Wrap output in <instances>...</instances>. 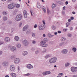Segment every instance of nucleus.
I'll list each match as a JSON object with an SVG mask.
<instances>
[{
    "label": "nucleus",
    "instance_id": "4be33fe9",
    "mask_svg": "<svg viewBox=\"0 0 77 77\" xmlns=\"http://www.w3.org/2000/svg\"><path fill=\"white\" fill-rule=\"evenodd\" d=\"M14 39L15 41H19V40H20V37L18 36H15L14 37Z\"/></svg>",
    "mask_w": 77,
    "mask_h": 77
},
{
    "label": "nucleus",
    "instance_id": "a211bd4d",
    "mask_svg": "<svg viewBox=\"0 0 77 77\" xmlns=\"http://www.w3.org/2000/svg\"><path fill=\"white\" fill-rule=\"evenodd\" d=\"M5 42H9L10 41V38L9 37H6L5 39Z\"/></svg>",
    "mask_w": 77,
    "mask_h": 77
},
{
    "label": "nucleus",
    "instance_id": "4468645a",
    "mask_svg": "<svg viewBox=\"0 0 77 77\" xmlns=\"http://www.w3.org/2000/svg\"><path fill=\"white\" fill-rule=\"evenodd\" d=\"M14 62L15 63H19V62H20V59H19L18 58L15 59Z\"/></svg>",
    "mask_w": 77,
    "mask_h": 77
},
{
    "label": "nucleus",
    "instance_id": "a878e982",
    "mask_svg": "<svg viewBox=\"0 0 77 77\" xmlns=\"http://www.w3.org/2000/svg\"><path fill=\"white\" fill-rule=\"evenodd\" d=\"M48 36L49 38H51V37H53V36H54V35H51L50 33H48Z\"/></svg>",
    "mask_w": 77,
    "mask_h": 77
},
{
    "label": "nucleus",
    "instance_id": "e2e57ef3",
    "mask_svg": "<svg viewBox=\"0 0 77 77\" xmlns=\"http://www.w3.org/2000/svg\"><path fill=\"white\" fill-rule=\"evenodd\" d=\"M43 37H45V34H44L43 35Z\"/></svg>",
    "mask_w": 77,
    "mask_h": 77
},
{
    "label": "nucleus",
    "instance_id": "9d476101",
    "mask_svg": "<svg viewBox=\"0 0 77 77\" xmlns=\"http://www.w3.org/2000/svg\"><path fill=\"white\" fill-rule=\"evenodd\" d=\"M33 67V65L30 64H28L26 66V68L28 69H32Z\"/></svg>",
    "mask_w": 77,
    "mask_h": 77
},
{
    "label": "nucleus",
    "instance_id": "393cba45",
    "mask_svg": "<svg viewBox=\"0 0 77 77\" xmlns=\"http://www.w3.org/2000/svg\"><path fill=\"white\" fill-rule=\"evenodd\" d=\"M66 44V42L65 43V42H63L60 43L59 44L60 46H62V45H64V44Z\"/></svg>",
    "mask_w": 77,
    "mask_h": 77
},
{
    "label": "nucleus",
    "instance_id": "4d7b16f0",
    "mask_svg": "<svg viewBox=\"0 0 77 77\" xmlns=\"http://www.w3.org/2000/svg\"><path fill=\"white\" fill-rule=\"evenodd\" d=\"M57 32H55L54 33V34L55 35H57Z\"/></svg>",
    "mask_w": 77,
    "mask_h": 77
},
{
    "label": "nucleus",
    "instance_id": "39448f33",
    "mask_svg": "<svg viewBox=\"0 0 77 77\" xmlns=\"http://www.w3.org/2000/svg\"><path fill=\"white\" fill-rule=\"evenodd\" d=\"M71 71L72 72H76L77 71V67H74L73 66L71 68Z\"/></svg>",
    "mask_w": 77,
    "mask_h": 77
},
{
    "label": "nucleus",
    "instance_id": "8fccbe9b",
    "mask_svg": "<svg viewBox=\"0 0 77 77\" xmlns=\"http://www.w3.org/2000/svg\"><path fill=\"white\" fill-rule=\"evenodd\" d=\"M70 19L71 20H74V17H70Z\"/></svg>",
    "mask_w": 77,
    "mask_h": 77
},
{
    "label": "nucleus",
    "instance_id": "f03ea898",
    "mask_svg": "<svg viewBox=\"0 0 77 77\" xmlns=\"http://www.w3.org/2000/svg\"><path fill=\"white\" fill-rule=\"evenodd\" d=\"M23 45H24L25 47H27V46H28L29 45V41L26 39L23 41Z\"/></svg>",
    "mask_w": 77,
    "mask_h": 77
},
{
    "label": "nucleus",
    "instance_id": "0eeeda50",
    "mask_svg": "<svg viewBox=\"0 0 77 77\" xmlns=\"http://www.w3.org/2000/svg\"><path fill=\"white\" fill-rule=\"evenodd\" d=\"M14 4L13 3L11 4L8 6V8L9 9H14Z\"/></svg>",
    "mask_w": 77,
    "mask_h": 77
},
{
    "label": "nucleus",
    "instance_id": "c756f323",
    "mask_svg": "<svg viewBox=\"0 0 77 77\" xmlns=\"http://www.w3.org/2000/svg\"><path fill=\"white\" fill-rule=\"evenodd\" d=\"M72 50L74 51V52H75L76 51H77V49L75 48H73L72 49Z\"/></svg>",
    "mask_w": 77,
    "mask_h": 77
},
{
    "label": "nucleus",
    "instance_id": "6e6d98bb",
    "mask_svg": "<svg viewBox=\"0 0 77 77\" xmlns=\"http://www.w3.org/2000/svg\"><path fill=\"white\" fill-rule=\"evenodd\" d=\"M2 51H0V55H2Z\"/></svg>",
    "mask_w": 77,
    "mask_h": 77
},
{
    "label": "nucleus",
    "instance_id": "20e7f679",
    "mask_svg": "<svg viewBox=\"0 0 77 77\" xmlns=\"http://www.w3.org/2000/svg\"><path fill=\"white\" fill-rule=\"evenodd\" d=\"M46 42L44 41H42L41 42L40 45L42 47H46L48 46V45L46 44Z\"/></svg>",
    "mask_w": 77,
    "mask_h": 77
},
{
    "label": "nucleus",
    "instance_id": "de8ad7c7",
    "mask_svg": "<svg viewBox=\"0 0 77 77\" xmlns=\"http://www.w3.org/2000/svg\"><path fill=\"white\" fill-rule=\"evenodd\" d=\"M67 30H68V29H63V32H66L67 31Z\"/></svg>",
    "mask_w": 77,
    "mask_h": 77
},
{
    "label": "nucleus",
    "instance_id": "09e8293b",
    "mask_svg": "<svg viewBox=\"0 0 77 77\" xmlns=\"http://www.w3.org/2000/svg\"><path fill=\"white\" fill-rule=\"evenodd\" d=\"M73 30V28L72 27H71L70 29V30Z\"/></svg>",
    "mask_w": 77,
    "mask_h": 77
},
{
    "label": "nucleus",
    "instance_id": "9b49d317",
    "mask_svg": "<svg viewBox=\"0 0 77 77\" xmlns=\"http://www.w3.org/2000/svg\"><path fill=\"white\" fill-rule=\"evenodd\" d=\"M61 53L63 54H65L68 53V50L66 49H64L62 50Z\"/></svg>",
    "mask_w": 77,
    "mask_h": 77
},
{
    "label": "nucleus",
    "instance_id": "f257e3e1",
    "mask_svg": "<svg viewBox=\"0 0 77 77\" xmlns=\"http://www.w3.org/2000/svg\"><path fill=\"white\" fill-rule=\"evenodd\" d=\"M21 19H22V15H21V14H18L16 18V21H20Z\"/></svg>",
    "mask_w": 77,
    "mask_h": 77
},
{
    "label": "nucleus",
    "instance_id": "2f4dec72",
    "mask_svg": "<svg viewBox=\"0 0 77 77\" xmlns=\"http://www.w3.org/2000/svg\"><path fill=\"white\" fill-rule=\"evenodd\" d=\"M61 41H65L66 40V38L65 37H62L61 38Z\"/></svg>",
    "mask_w": 77,
    "mask_h": 77
},
{
    "label": "nucleus",
    "instance_id": "a18cd8bd",
    "mask_svg": "<svg viewBox=\"0 0 77 77\" xmlns=\"http://www.w3.org/2000/svg\"><path fill=\"white\" fill-rule=\"evenodd\" d=\"M22 25V23L21 22L19 24V27H20Z\"/></svg>",
    "mask_w": 77,
    "mask_h": 77
},
{
    "label": "nucleus",
    "instance_id": "7ed1b4c3",
    "mask_svg": "<svg viewBox=\"0 0 77 77\" xmlns=\"http://www.w3.org/2000/svg\"><path fill=\"white\" fill-rule=\"evenodd\" d=\"M57 58L53 57L50 59L49 60L50 63H55L56 62Z\"/></svg>",
    "mask_w": 77,
    "mask_h": 77
},
{
    "label": "nucleus",
    "instance_id": "7c9ffc66",
    "mask_svg": "<svg viewBox=\"0 0 77 77\" xmlns=\"http://www.w3.org/2000/svg\"><path fill=\"white\" fill-rule=\"evenodd\" d=\"M15 58V55H12L11 57V58L12 59H14Z\"/></svg>",
    "mask_w": 77,
    "mask_h": 77
},
{
    "label": "nucleus",
    "instance_id": "79ce46f5",
    "mask_svg": "<svg viewBox=\"0 0 77 77\" xmlns=\"http://www.w3.org/2000/svg\"><path fill=\"white\" fill-rule=\"evenodd\" d=\"M59 5H63V3L61 1H60L59 2Z\"/></svg>",
    "mask_w": 77,
    "mask_h": 77
},
{
    "label": "nucleus",
    "instance_id": "680f3d73",
    "mask_svg": "<svg viewBox=\"0 0 77 77\" xmlns=\"http://www.w3.org/2000/svg\"><path fill=\"white\" fill-rule=\"evenodd\" d=\"M16 14V12H13V15H15Z\"/></svg>",
    "mask_w": 77,
    "mask_h": 77
},
{
    "label": "nucleus",
    "instance_id": "f3484780",
    "mask_svg": "<svg viewBox=\"0 0 77 77\" xmlns=\"http://www.w3.org/2000/svg\"><path fill=\"white\" fill-rule=\"evenodd\" d=\"M27 54H28V52H27V51H24L23 52L22 55L23 56H26Z\"/></svg>",
    "mask_w": 77,
    "mask_h": 77
},
{
    "label": "nucleus",
    "instance_id": "c03bdc74",
    "mask_svg": "<svg viewBox=\"0 0 77 77\" xmlns=\"http://www.w3.org/2000/svg\"><path fill=\"white\" fill-rule=\"evenodd\" d=\"M47 51V50L45 49H44V50L43 51V53H45V52H46V51Z\"/></svg>",
    "mask_w": 77,
    "mask_h": 77
},
{
    "label": "nucleus",
    "instance_id": "e433bc0d",
    "mask_svg": "<svg viewBox=\"0 0 77 77\" xmlns=\"http://www.w3.org/2000/svg\"><path fill=\"white\" fill-rule=\"evenodd\" d=\"M52 28L53 30H55L56 29V27L54 26L53 25L52 26Z\"/></svg>",
    "mask_w": 77,
    "mask_h": 77
},
{
    "label": "nucleus",
    "instance_id": "3c124183",
    "mask_svg": "<svg viewBox=\"0 0 77 77\" xmlns=\"http://www.w3.org/2000/svg\"><path fill=\"white\" fill-rule=\"evenodd\" d=\"M32 44H35V43H36V42H35V41L33 40V41L32 42Z\"/></svg>",
    "mask_w": 77,
    "mask_h": 77
},
{
    "label": "nucleus",
    "instance_id": "ea45409f",
    "mask_svg": "<svg viewBox=\"0 0 77 77\" xmlns=\"http://www.w3.org/2000/svg\"><path fill=\"white\" fill-rule=\"evenodd\" d=\"M44 41L45 42H47V38H45L44 39Z\"/></svg>",
    "mask_w": 77,
    "mask_h": 77
},
{
    "label": "nucleus",
    "instance_id": "338daca9",
    "mask_svg": "<svg viewBox=\"0 0 77 77\" xmlns=\"http://www.w3.org/2000/svg\"><path fill=\"white\" fill-rule=\"evenodd\" d=\"M73 77H77V75H74L73 76Z\"/></svg>",
    "mask_w": 77,
    "mask_h": 77
},
{
    "label": "nucleus",
    "instance_id": "b1692460",
    "mask_svg": "<svg viewBox=\"0 0 77 77\" xmlns=\"http://www.w3.org/2000/svg\"><path fill=\"white\" fill-rule=\"evenodd\" d=\"M21 44H20L18 43L17 45V48H21Z\"/></svg>",
    "mask_w": 77,
    "mask_h": 77
},
{
    "label": "nucleus",
    "instance_id": "72a5a7b5",
    "mask_svg": "<svg viewBox=\"0 0 77 77\" xmlns=\"http://www.w3.org/2000/svg\"><path fill=\"white\" fill-rule=\"evenodd\" d=\"M50 56H51L50 55H47L45 56V58H46V59H47V58H48V57H50Z\"/></svg>",
    "mask_w": 77,
    "mask_h": 77
},
{
    "label": "nucleus",
    "instance_id": "412c9836",
    "mask_svg": "<svg viewBox=\"0 0 77 77\" xmlns=\"http://www.w3.org/2000/svg\"><path fill=\"white\" fill-rule=\"evenodd\" d=\"M2 19L3 21H6L8 20V17L5 16H3L2 17Z\"/></svg>",
    "mask_w": 77,
    "mask_h": 77
},
{
    "label": "nucleus",
    "instance_id": "49530a36",
    "mask_svg": "<svg viewBox=\"0 0 77 77\" xmlns=\"http://www.w3.org/2000/svg\"><path fill=\"white\" fill-rule=\"evenodd\" d=\"M35 54H38V53H39V51H35Z\"/></svg>",
    "mask_w": 77,
    "mask_h": 77
},
{
    "label": "nucleus",
    "instance_id": "1a4fd4ad",
    "mask_svg": "<svg viewBox=\"0 0 77 77\" xmlns=\"http://www.w3.org/2000/svg\"><path fill=\"white\" fill-rule=\"evenodd\" d=\"M10 50L12 51H16L17 48L15 47L12 46L10 47Z\"/></svg>",
    "mask_w": 77,
    "mask_h": 77
},
{
    "label": "nucleus",
    "instance_id": "423d86ee",
    "mask_svg": "<svg viewBox=\"0 0 77 77\" xmlns=\"http://www.w3.org/2000/svg\"><path fill=\"white\" fill-rule=\"evenodd\" d=\"M45 26L44 24H42L41 25H39L38 26L39 29L40 30H44L45 28Z\"/></svg>",
    "mask_w": 77,
    "mask_h": 77
},
{
    "label": "nucleus",
    "instance_id": "473e14b6",
    "mask_svg": "<svg viewBox=\"0 0 77 77\" xmlns=\"http://www.w3.org/2000/svg\"><path fill=\"white\" fill-rule=\"evenodd\" d=\"M31 34L32 37H35V33L33 32H32Z\"/></svg>",
    "mask_w": 77,
    "mask_h": 77
},
{
    "label": "nucleus",
    "instance_id": "58836bf2",
    "mask_svg": "<svg viewBox=\"0 0 77 77\" xmlns=\"http://www.w3.org/2000/svg\"><path fill=\"white\" fill-rule=\"evenodd\" d=\"M66 27H68V26L69 25V23H66Z\"/></svg>",
    "mask_w": 77,
    "mask_h": 77
},
{
    "label": "nucleus",
    "instance_id": "cd10ccee",
    "mask_svg": "<svg viewBox=\"0 0 77 77\" xmlns=\"http://www.w3.org/2000/svg\"><path fill=\"white\" fill-rule=\"evenodd\" d=\"M2 14L4 15H6L8 14V12L7 11H4L3 12Z\"/></svg>",
    "mask_w": 77,
    "mask_h": 77
},
{
    "label": "nucleus",
    "instance_id": "37998d69",
    "mask_svg": "<svg viewBox=\"0 0 77 77\" xmlns=\"http://www.w3.org/2000/svg\"><path fill=\"white\" fill-rule=\"evenodd\" d=\"M59 75H63V73H60L59 74Z\"/></svg>",
    "mask_w": 77,
    "mask_h": 77
},
{
    "label": "nucleus",
    "instance_id": "c9c22d12",
    "mask_svg": "<svg viewBox=\"0 0 77 77\" xmlns=\"http://www.w3.org/2000/svg\"><path fill=\"white\" fill-rule=\"evenodd\" d=\"M67 36L68 37H71L72 36V35L70 33H68L67 34Z\"/></svg>",
    "mask_w": 77,
    "mask_h": 77
},
{
    "label": "nucleus",
    "instance_id": "dca6fc26",
    "mask_svg": "<svg viewBox=\"0 0 77 77\" xmlns=\"http://www.w3.org/2000/svg\"><path fill=\"white\" fill-rule=\"evenodd\" d=\"M14 7H16V8H20V5L18 4H14Z\"/></svg>",
    "mask_w": 77,
    "mask_h": 77
},
{
    "label": "nucleus",
    "instance_id": "bb28decb",
    "mask_svg": "<svg viewBox=\"0 0 77 77\" xmlns=\"http://www.w3.org/2000/svg\"><path fill=\"white\" fill-rule=\"evenodd\" d=\"M47 12L48 15H49V14H51V12H50V11L49 9H48V8L47 9Z\"/></svg>",
    "mask_w": 77,
    "mask_h": 77
},
{
    "label": "nucleus",
    "instance_id": "4c0bfd02",
    "mask_svg": "<svg viewBox=\"0 0 77 77\" xmlns=\"http://www.w3.org/2000/svg\"><path fill=\"white\" fill-rule=\"evenodd\" d=\"M30 75V73H27L26 74H25L24 75L25 76H29V75Z\"/></svg>",
    "mask_w": 77,
    "mask_h": 77
},
{
    "label": "nucleus",
    "instance_id": "603ef678",
    "mask_svg": "<svg viewBox=\"0 0 77 77\" xmlns=\"http://www.w3.org/2000/svg\"><path fill=\"white\" fill-rule=\"evenodd\" d=\"M34 28H36V27H37V25L35 24V25H34Z\"/></svg>",
    "mask_w": 77,
    "mask_h": 77
},
{
    "label": "nucleus",
    "instance_id": "0e129e2a",
    "mask_svg": "<svg viewBox=\"0 0 77 77\" xmlns=\"http://www.w3.org/2000/svg\"><path fill=\"white\" fill-rule=\"evenodd\" d=\"M32 50V51H33L34 50H35V48H32V49H31Z\"/></svg>",
    "mask_w": 77,
    "mask_h": 77
},
{
    "label": "nucleus",
    "instance_id": "f704fd0d",
    "mask_svg": "<svg viewBox=\"0 0 77 77\" xmlns=\"http://www.w3.org/2000/svg\"><path fill=\"white\" fill-rule=\"evenodd\" d=\"M55 7V5H54V4H52V8L53 9H54V7Z\"/></svg>",
    "mask_w": 77,
    "mask_h": 77
},
{
    "label": "nucleus",
    "instance_id": "6e6552de",
    "mask_svg": "<svg viewBox=\"0 0 77 77\" xmlns=\"http://www.w3.org/2000/svg\"><path fill=\"white\" fill-rule=\"evenodd\" d=\"M51 74V72L49 71L44 72L42 73L43 75H46Z\"/></svg>",
    "mask_w": 77,
    "mask_h": 77
},
{
    "label": "nucleus",
    "instance_id": "f8f14e48",
    "mask_svg": "<svg viewBox=\"0 0 77 77\" xmlns=\"http://www.w3.org/2000/svg\"><path fill=\"white\" fill-rule=\"evenodd\" d=\"M10 68L11 71H15V66L13 65H11L10 66Z\"/></svg>",
    "mask_w": 77,
    "mask_h": 77
},
{
    "label": "nucleus",
    "instance_id": "c85d7f7f",
    "mask_svg": "<svg viewBox=\"0 0 77 77\" xmlns=\"http://www.w3.org/2000/svg\"><path fill=\"white\" fill-rule=\"evenodd\" d=\"M69 63H66L65 64V66L66 67H68V66H69Z\"/></svg>",
    "mask_w": 77,
    "mask_h": 77
},
{
    "label": "nucleus",
    "instance_id": "aec40b11",
    "mask_svg": "<svg viewBox=\"0 0 77 77\" xmlns=\"http://www.w3.org/2000/svg\"><path fill=\"white\" fill-rule=\"evenodd\" d=\"M37 6L38 8L40 9V8H41V4L39 2H37Z\"/></svg>",
    "mask_w": 77,
    "mask_h": 77
},
{
    "label": "nucleus",
    "instance_id": "6ab92c4d",
    "mask_svg": "<svg viewBox=\"0 0 77 77\" xmlns=\"http://www.w3.org/2000/svg\"><path fill=\"white\" fill-rule=\"evenodd\" d=\"M28 28V26H26L24 27L23 28V31H26L27 29Z\"/></svg>",
    "mask_w": 77,
    "mask_h": 77
},
{
    "label": "nucleus",
    "instance_id": "5fc2aeb1",
    "mask_svg": "<svg viewBox=\"0 0 77 77\" xmlns=\"http://www.w3.org/2000/svg\"><path fill=\"white\" fill-rule=\"evenodd\" d=\"M65 4H66V5H67L68 4V1H66L65 2Z\"/></svg>",
    "mask_w": 77,
    "mask_h": 77
},
{
    "label": "nucleus",
    "instance_id": "13d9d810",
    "mask_svg": "<svg viewBox=\"0 0 77 77\" xmlns=\"http://www.w3.org/2000/svg\"><path fill=\"white\" fill-rule=\"evenodd\" d=\"M2 44H3V42H0V45H2Z\"/></svg>",
    "mask_w": 77,
    "mask_h": 77
},
{
    "label": "nucleus",
    "instance_id": "bf43d9fd",
    "mask_svg": "<svg viewBox=\"0 0 77 77\" xmlns=\"http://www.w3.org/2000/svg\"><path fill=\"white\" fill-rule=\"evenodd\" d=\"M58 33H61V31H58Z\"/></svg>",
    "mask_w": 77,
    "mask_h": 77
},
{
    "label": "nucleus",
    "instance_id": "864d4df0",
    "mask_svg": "<svg viewBox=\"0 0 77 77\" xmlns=\"http://www.w3.org/2000/svg\"><path fill=\"white\" fill-rule=\"evenodd\" d=\"M66 7H65V6H64V7H63V10L64 11H65V8H66Z\"/></svg>",
    "mask_w": 77,
    "mask_h": 77
},
{
    "label": "nucleus",
    "instance_id": "ddd939ff",
    "mask_svg": "<svg viewBox=\"0 0 77 77\" xmlns=\"http://www.w3.org/2000/svg\"><path fill=\"white\" fill-rule=\"evenodd\" d=\"M24 16L25 18H26L27 16V12L26 10H24L23 11Z\"/></svg>",
    "mask_w": 77,
    "mask_h": 77
},
{
    "label": "nucleus",
    "instance_id": "5701e85b",
    "mask_svg": "<svg viewBox=\"0 0 77 77\" xmlns=\"http://www.w3.org/2000/svg\"><path fill=\"white\" fill-rule=\"evenodd\" d=\"M10 75H12L13 77H15L16 76H17V75H16V74L13 73H11Z\"/></svg>",
    "mask_w": 77,
    "mask_h": 77
},
{
    "label": "nucleus",
    "instance_id": "a19ab883",
    "mask_svg": "<svg viewBox=\"0 0 77 77\" xmlns=\"http://www.w3.org/2000/svg\"><path fill=\"white\" fill-rule=\"evenodd\" d=\"M42 22H43V24H44V25H45V20H42Z\"/></svg>",
    "mask_w": 77,
    "mask_h": 77
},
{
    "label": "nucleus",
    "instance_id": "69168bd1",
    "mask_svg": "<svg viewBox=\"0 0 77 77\" xmlns=\"http://www.w3.org/2000/svg\"><path fill=\"white\" fill-rule=\"evenodd\" d=\"M75 12H74V11H73L72 12V14H75Z\"/></svg>",
    "mask_w": 77,
    "mask_h": 77
},
{
    "label": "nucleus",
    "instance_id": "774afa93",
    "mask_svg": "<svg viewBox=\"0 0 77 77\" xmlns=\"http://www.w3.org/2000/svg\"><path fill=\"white\" fill-rule=\"evenodd\" d=\"M5 77H9V75H6L5 76Z\"/></svg>",
    "mask_w": 77,
    "mask_h": 77
},
{
    "label": "nucleus",
    "instance_id": "2eb2a0df",
    "mask_svg": "<svg viewBox=\"0 0 77 77\" xmlns=\"http://www.w3.org/2000/svg\"><path fill=\"white\" fill-rule=\"evenodd\" d=\"M2 64L3 66H7L8 65V62L7 61H5Z\"/></svg>",
    "mask_w": 77,
    "mask_h": 77
},
{
    "label": "nucleus",
    "instance_id": "052dcab7",
    "mask_svg": "<svg viewBox=\"0 0 77 77\" xmlns=\"http://www.w3.org/2000/svg\"><path fill=\"white\" fill-rule=\"evenodd\" d=\"M68 21H69V22H71V19H69L68 20Z\"/></svg>",
    "mask_w": 77,
    "mask_h": 77
}]
</instances>
